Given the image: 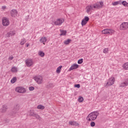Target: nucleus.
I'll return each mask as SVG.
<instances>
[{"mask_svg": "<svg viewBox=\"0 0 128 128\" xmlns=\"http://www.w3.org/2000/svg\"><path fill=\"white\" fill-rule=\"evenodd\" d=\"M100 115V113L98 111H95L90 112L86 117V120L88 122H92V120H96L98 116Z\"/></svg>", "mask_w": 128, "mask_h": 128, "instance_id": "1", "label": "nucleus"}, {"mask_svg": "<svg viewBox=\"0 0 128 128\" xmlns=\"http://www.w3.org/2000/svg\"><path fill=\"white\" fill-rule=\"evenodd\" d=\"M72 42V40L70 39H68L66 40H64V44H68Z\"/></svg>", "mask_w": 128, "mask_h": 128, "instance_id": "29", "label": "nucleus"}, {"mask_svg": "<svg viewBox=\"0 0 128 128\" xmlns=\"http://www.w3.org/2000/svg\"><path fill=\"white\" fill-rule=\"evenodd\" d=\"M103 52L104 54H108V48H106L104 49Z\"/></svg>", "mask_w": 128, "mask_h": 128, "instance_id": "36", "label": "nucleus"}, {"mask_svg": "<svg viewBox=\"0 0 128 128\" xmlns=\"http://www.w3.org/2000/svg\"><path fill=\"white\" fill-rule=\"evenodd\" d=\"M8 34L10 36H14V34H16V31H10L8 32Z\"/></svg>", "mask_w": 128, "mask_h": 128, "instance_id": "32", "label": "nucleus"}, {"mask_svg": "<svg viewBox=\"0 0 128 128\" xmlns=\"http://www.w3.org/2000/svg\"><path fill=\"white\" fill-rule=\"evenodd\" d=\"M78 102H84V98H82V97H80V98L78 99Z\"/></svg>", "mask_w": 128, "mask_h": 128, "instance_id": "38", "label": "nucleus"}, {"mask_svg": "<svg viewBox=\"0 0 128 128\" xmlns=\"http://www.w3.org/2000/svg\"><path fill=\"white\" fill-rule=\"evenodd\" d=\"M62 68V66H59L57 68V69H56V74H60V70H61Z\"/></svg>", "mask_w": 128, "mask_h": 128, "instance_id": "22", "label": "nucleus"}, {"mask_svg": "<svg viewBox=\"0 0 128 128\" xmlns=\"http://www.w3.org/2000/svg\"><path fill=\"white\" fill-rule=\"evenodd\" d=\"M123 68L126 70H128V62L124 64L122 66Z\"/></svg>", "mask_w": 128, "mask_h": 128, "instance_id": "20", "label": "nucleus"}, {"mask_svg": "<svg viewBox=\"0 0 128 128\" xmlns=\"http://www.w3.org/2000/svg\"><path fill=\"white\" fill-rule=\"evenodd\" d=\"M8 110V106L6 105L2 106V108H0L1 112H6Z\"/></svg>", "mask_w": 128, "mask_h": 128, "instance_id": "16", "label": "nucleus"}, {"mask_svg": "<svg viewBox=\"0 0 128 128\" xmlns=\"http://www.w3.org/2000/svg\"><path fill=\"white\" fill-rule=\"evenodd\" d=\"M128 86V79L125 80L123 82H122L120 85V88H126Z\"/></svg>", "mask_w": 128, "mask_h": 128, "instance_id": "11", "label": "nucleus"}, {"mask_svg": "<svg viewBox=\"0 0 128 128\" xmlns=\"http://www.w3.org/2000/svg\"><path fill=\"white\" fill-rule=\"evenodd\" d=\"M90 20V18H88V16H86L84 18L82 19L81 24L82 26H86V24H88V22Z\"/></svg>", "mask_w": 128, "mask_h": 128, "instance_id": "9", "label": "nucleus"}, {"mask_svg": "<svg viewBox=\"0 0 128 128\" xmlns=\"http://www.w3.org/2000/svg\"><path fill=\"white\" fill-rule=\"evenodd\" d=\"M122 4L124 6H128V3L126 2V1H123L121 2V4Z\"/></svg>", "mask_w": 128, "mask_h": 128, "instance_id": "31", "label": "nucleus"}, {"mask_svg": "<svg viewBox=\"0 0 128 128\" xmlns=\"http://www.w3.org/2000/svg\"><path fill=\"white\" fill-rule=\"evenodd\" d=\"M64 22V18H59L54 22V24L55 26H62Z\"/></svg>", "mask_w": 128, "mask_h": 128, "instance_id": "5", "label": "nucleus"}, {"mask_svg": "<svg viewBox=\"0 0 128 128\" xmlns=\"http://www.w3.org/2000/svg\"><path fill=\"white\" fill-rule=\"evenodd\" d=\"M33 79L38 84H44V78L42 76H34Z\"/></svg>", "mask_w": 128, "mask_h": 128, "instance_id": "2", "label": "nucleus"}, {"mask_svg": "<svg viewBox=\"0 0 128 128\" xmlns=\"http://www.w3.org/2000/svg\"><path fill=\"white\" fill-rule=\"evenodd\" d=\"M8 60H14V56H10Z\"/></svg>", "mask_w": 128, "mask_h": 128, "instance_id": "40", "label": "nucleus"}, {"mask_svg": "<svg viewBox=\"0 0 128 128\" xmlns=\"http://www.w3.org/2000/svg\"><path fill=\"white\" fill-rule=\"evenodd\" d=\"M74 88H80V84H76L74 86Z\"/></svg>", "mask_w": 128, "mask_h": 128, "instance_id": "39", "label": "nucleus"}, {"mask_svg": "<svg viewBox=\"0 0 128 128\" xmlns=\"http://www.w3.org/2000/svg\"><path fill=\"white\" fill-rule=\"evenodd\" d=\"M18 106L16 105L15 106L13 109V112L14 114H16L18 110Z\"/></svg>", "mask_w": 128, "mask_h": 128, "instance_id": "19", "label": "nucleus"}, {"mask_svg": "<svg viewBox=\"0 0 128 128\" xmlns=\"http://www.w3.org/2000/svg\"><path fill=\"white\" fill-rule=\"evenodd\" d=\"M26 42V39L24 38H22L21 40V42H20V44L21 46H24V44Z\"/></svg>", "mask_w": 128, "mask_h": 128, "instance_id": "28", "label": "nucleus"}, {"mask_svg": "<svg viewBox=\"0 0 128 128\" xmlns=\"http://www.w3.org/2000/svg\"><path fill=\"white\" fill-rule=\"evenodd\" d=\"M102 32L103 34H110V36H112L116 32V31L112 29L106 28L102 30Z\"/></svg>", "mask_w": 128, "mask_h": 128, "instance_id": "3", "label": "nucleus"}, {"mask_svg": "<svg viewBox=\"0 0 128 128\" xmlns=\"http://www.w3.org/2000/svg\"><path fill=\"white\" fill-rule=\"evenodd\" d=\"M6 6H2V10H6Z\"/></svg>", "mask_w": 128, "mask_h": 128, "instance_id": "42", "label": "nucleus"}, {"mask_svg": "<svg viewBox=\"0 0 128 128\" xmlns=\"http://www.w3.org/2000/svg\"><path fill=\"white\" fill-rule=\"evenodd\" d=\"M90 126H92V128H94V126H96V123L94 122H92L90 123Z\"/></svg>", "mask_w": 128, "mask_h": 128, "instance_id": "37", "label": "nucleus"}, {"mask_svg": "<svg viewBox=\"0 0 128 128\" xmlns=\"http://www.w3.org/2000/svg\"><path fill=\"white\" fill-rule=\"evenodd\" d=\"M2 25L4 26H8L10 24V21L6 18H4L2 21Z\"/></svg>", "mask_w": 128, "mask_h": 128, "instance_id": "10", "label": "nucleus"}, {"mask_svg": "<svg viewBox=\"0 0 128 128\" xmlns=\"http://www.w3.org/2000/svg\"><path fill=\"white\" fill-rule=\"evenodd\" d=\"M78 68V64H72L69 69V70H76Z\"/></svg>", "mask_w": 128, "mask_h": 128, "instance_id": "17", "label": "nucleus"}, {"mask_svg": "<svg viewBox=\"0 0 128 128\" xmlns=\"http://www.w3.org/2000/svg\"><path fill=\"white\" fill-rule=\"evenodd\" d=\"M10 16L12 18H16L18 16V11L14 9H13L10 12Z\"/></svg>", "mask_w": 128, "mask_h": 128, "instance_id": "13", "label": "nucleus"}, {"mask_svg": "<svg viewBox=\"0 0 128 128\" xmlns=\"http://www.w3.org/2000/svg\"><path fill=\"white\" fill-rule=\"evenodd\" d=\"M40 42L44 44V42H46V37H42L41 38L40 40Z\"/></svg>", "mask_w": 128, "mask_h": 128, "instance_id": "18", "label": "nucleus"}, {"mask_svg": "<svg viewBox=\"0 0 128 128\" xmlns=\"http://www.w3.org/2000/svg\"><path fill=\"white\" fill-rule=\"evenodd\" d=\"M112 6H118V4H122V1H116L112 4Z\"/></svg>", "mask_w": 128, "mask_h": 128, "instance_id": "23", "label": "nucleus"}, {"mask_svg": "<svg viewBox=\"0 0 128 128\" xmlns=\"http://www.w3.org/2000/svg\"><path fill=\"white\" fill-rule=\"evenodd\" d=\"M16 92H19V94H24L26 92V90L22 86H18L16 88Z\"/></svg>", "mask_w": 128, "mask_h": 128, "instance_id": "4", "label": "nucleus"}, {"mask_svg": "<svg viewBox=\"0 0 128 128\" xmlns=\"http://www.w3.org/2000/svg\"><path fill=\"white\" fill-rule=\"evenodd\" d=\"M92 6L94 8H100L104 6V2H97L95 4H93Z\"/></svg>", "mask_w": 128, "mask_h": 128, "instance_id": "8", "label": "nucleus"}, {"mask_svg": "<svg viewBox=\"0 0 128 128\" xmlns=\"http://www.w3.org/2000/svg\"><path fill=\"white\" fill-rule=\"evenodd\" d=\"M69 124L75 126H80V124L76 121H69Z\"/></svg>", "mask_w": 128, "mask_h": 128, "instance_id": "15", "label": "nucleus"}, {"mask_svg": "<svg viewBox=\"0 0 128 128\" xmlns=\"http://www.w3.org/2000/svg\"><path fill=\"white\" fill-rule=\"evenodd\" d=\"M37 108L38 110H44V106L42 104H40L37 106Z\"/></svg>", "mask_w": 128, "mask_h": 128, "instance_id": "30", "label": "nucleus"}, {"mask_svg": "<svg viewBox=\"0 0 128 128\" xmlns=\"http://www.w3.org/2000/svg\"><path fill=\"white\" fill-rule=\"evenodd\" d=\"M54 83L48 82L47 85L48 88H54Z\"/></svg>", "mask_w": 128, "mask_h": 128, "instance_id": "21", "label": "nucleus"}, {"mask_svg": "<svg viewBox=\"0 0 128 128\" xmlns=\"http://www.w3.org/2000/svg\"><path fill=\"white\" fill-rule=\"evenodd\" d=\"M10 70L12 72H18V68L16 66L12 67Z\"/></svg>", "mask_w": 128, "mask_h": 128, "instance_id": "24", "label": "nucleus"}, {"mask_svg": "<svg viewBox=\"0 0 128 128\" xmlns=\"http://www.w3.org/2000/svg\"><path fill=\"white\" fill-rule=\"evenodd\" d=\"M114 84V78L111 77L108 80L104 86H112Z\"/></svg>", "mask_w": 128, "mask_h": 128, "instance_id": "7", "label": "nucleus"}, {"mask_svg": "<svg viewBox=\"0 0 128 128\" xmlns=\"http://www.w3.org/2000/svg\"><path fill=\"white\" fill-rule=\"evenodd\" d=\"M38 54L41 56V58H44V52L42 51H39Z\"/></svg>", "mask_w": 128, "mask_h": 128, "instance_id": "26", "label": "nucleus"}, {"mask_svg": "<svg viewBox=\"0 0 128 128\" xmlns=\"http://www.w3.org/2000/svg\"><path fill=\"white\" fill-rule=\"evenodd\" d=\"M26 47H27V48L28 47V46H29L28 44H26Z\"/></svg>", "mask_w": 128, "mask_h": 128, "instance_id": "43", "label": "nucleus"}, {"mask_svg": "<svg viewBox=\"0 0 128 128\" xmlns=\"http://www.w3.org/2000/svg\"><path fill=\"white\" fill-rule=\"evenodd\" d=\"M16 82V78L14 77L10 80L11 84H14Z\"/></svg>", "mask_w": 128, "mask_h": 128, "instance_id": "33", "label": "nucleus"}, {"mask_svg": "<svg viewBox=\"0 0 128 128\" xmlns=\"http://www.w3.org/2000/svg\"><path fill=\"white\" fill-rule=\"evenodd\" d=\"M86 10L87 14H90V12L92 10H94V6H92V4L87 6L86 8Z\"/></svg>", "mask_w": 128, "mask_h": 128, "instance_id": "14", "label": "nucleus"}, {"mask_svg": "<svg viewBox=\"0 0 128 128\" xmlns=\"http://www.w3.org/2000/svg\"><path fill=\"white\" fill-rule=\"evenodd\" d=\"M25 62H26V66H28V67L32 66V64H34L32 60H30V59H28V60H26Z\"/></svg>", "mask_w": 128, "mask_h": 128, "instance_id": "12", "label": "nucleus"}, {"mask_svg": "<svg viewBox=\"0 0 128 128\" xmlns=\"http://www.w3.org/2000/svg\"><path fill=\"white\" fill-rule=\"evenodd\" d=\"M128 28V22H124L120 25V30H126Z\"/></svg>", "mask_w": 128, "mask_h": 128, "instance_id": "6", "label": "nucleus"}, {"mask_svg": "<svg viewBox=\"0 0 128 128\" xmlns=\"http://www.w3.org/2000/svg\"><path fill=\"white\" fill-rule=\"evenodd\" d=\"M34 114V110H30V116H34V114Z\"/></svg>", "mask_w": 128, "mask_h": 128, "instance_id": "34", "label": "nucleus"}, {"mask_svg": "<svg viewBox=\"0 0 128 128\" xmlns=\"http://www.w3.org/2000/svg\"><path fill=\"white\" fill-rule=\"evenodd\" d=\"M34 116L36 118L37 120H42V118H40V115L35 114Z\"/></svg>", "mask_w": 128, "mask_h": 128, "instance_id": "27", "label": "nucleus"}, {"mask_svg": "<svg viewBox=\"0 0 128 128\" xmlns=\"http://www.w3.org/2000/svg\"><path fill=\"white\" fill-rule=\"evenodd\" d=\"M29 90H34V86L29 87Z\"/></svg>", "mask_w": 128, "mask_h": 128, "instance_id": "41", "label": "nucleus"}, {"mask_svg": "<svg viewBox=\"0 0 128 128\" xmlns=\"http://www.w3.org/2000/svg\"><path fill=\"white\" fill-rule=\"evenodd\" d=\"M60 36H66V30H60Z\"/></svg>", "mask_w": 128, "mask_h": 128, "instance_id": "25", "label": "nucleus"}, {"mask_svg": "<svg viewBox=\"0 0 128 128\" xmlns=\"http://www.w3.org/2000/svg\"><path fill=\"white\" fill-rule=\"evenodd\" d=\"M84 62V59L80 58L79 60H78V64H80L82 62Z\"/></svg>", "mask_w": 128, "mask_h": 128, "instance_id": "35", "label": "nucleus"}]
</instances>
